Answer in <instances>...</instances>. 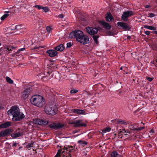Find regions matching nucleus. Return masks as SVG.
<instances>
[{
    "label": "nucleus",
    "mask_w": 157,
    "mask_h": 157,
    "mask_svg": "<svg viewBox=\"0 0 157 157\" xmlns=\"http://www.w3.org/2000/svg\"><path fill=\"white\" fill-rule=\"evenodd\" d=\"M69 37L71 38H75L76 40L83 44L89 43L88 37L84 35L83 32L79 30H75L69 34Z\"/></svg>",
    "instance_id": "nucleus-1"
},
{
    "label": "nucleus",
    "mask_w": 157,
    "mask_h": 157,
    "mask_svg": "<svg viewBox=\"0 0 157 157\" xmlns=\"http://www.w3.org/2000/svg\"><path fill=\"white\" fill-rule=\"evenodd\" d=\"M9 115L13 116L12 120L13 121H18L24 118L25 116L20 112L19 108L16 106H13L8 111Z\"/></svg>",
    "instance_id": "nucleus-2"
},
{
    "label": "nucleus",
    "mask_w": 157,
    "mask_h": 157,
    "mask_svg": "<svg viewBox=\"0 0 157 157\" xmlns=\"http://www.w3.org/2000/svg\"><path fill=\"white\" fill-rule=\"evenodd\" d=\"M30 100L32 104L40 108L43 107L45 103L43 97L38 95L33 96Z\"/></svg>",
    "instance_id": "nucleus-3"
},
{
    "label": "nucleus",
    "mask_w": 157,
    "mask_h": 157,
    "mask_svg": "<svg viewBox=\"0 0 157 157\" xmlns=\"http://www.w3.org/2000/svg\"><path fill=\"white\" fill-rule=\"evenodd\" d=\"M59 149L55 157H71V153L74 151V147L72 146H68L63 150Z\"/></svg>",
    "instance_id": "nucleus-4"
},
{
    "label": "nucleus",
    "mask_w": 157,
    "mask_h": 157,
    "mask_svg": "<svg viewBox=\"0 0 157 157\" xmlns=\"http://www.w3.org/2000/svg\"><path fill=\"white\" fill-rule=\"evenodd\" d=\"M44 110L47 114L54 116L56 114L57 109L53 105H47L45 107Z\"/></svg>",
    "instance_id": "nucleus-5"
},
{
    "label": "nucleus",
    "mask_w": 157,
    "mask_h": 157,
    "mask_svg": "<svg viewBox=\"0 0 157 157\" xmlns=\"http://www.w3.org/2000/svg\"><path fill=\"white\" fill-rule=\"evenodd\" d=\"M34 123L40 125H46L48 124V121L45 120L36 118L33 120Z\"/></svg>",
    "instance_id": "nucleus-6"
},
{
    "label": "nucleus",
    "mask_w": 157,
    "mask_h": 157,
    "mask_svg": "<svg viewBox=\"0 0 157 157\" xmlns=\"http://www.w3.org/2000/svg\"><path fill=\"white\" fill-rule=\"evenodd\" d=\"M134 12L131 10H128L127 11L124 12L122 17V19L124 21H126L128 20V18L129 17L133 15Z\"/></svg>",
    "instance_id": "nucleus-7"
},
{
    "label": "nucleus",
    "mask_w": 157,
    "mask_h": 157,
    "mask_svg": "<svg viewBox=\"0 0 157 157\" xmlns=\"http://www.w3.org/2000/svg\"><path fill=\"white\" fill-rule=\"evenodd\" d=\"M64 126V124L62 123H56L54 122L52 123L49 125L50 128L56 129H60L63 127Z\"/></svg>",
    "instance_id": "nucleus-8"
},
{
    "label": "nucleus",
    "mask_w": 157,
    "mask_h": 157,
    "mask_svg": "<svg viewBox=\"0 0 157 157\" xmlns=\"http://www.w3.org/2000/svg\"><path fill=\"white\" fill-rule=\"evenodd\" d=\"M86 30L87 33L90 35L96 34L98 32L97 28L92 27H87L86 28Z\"/></svg>",
    "instance_id": "nucleus-9"
},
{
    "label": "nucleus",
    "mask_w": 157,
    "mask_h": 157,
    "mask_svg": "<svg viewBox=\"0 0 157 157\" xmlns=\"http://www.w3.org/2000/svg\"><path fill=\"white\" fill-rule=\"evenodd\" d=\"M98 22L101 26L107 29H110L111 27V25L104 20H99Z\"/></svg>",
    "instance_id": "nucleus-10"
},
{
    "label": "nucleus",
    "mask_w": 157,
    "mask_h": 157,
    "mask_svg": "<svg viewBox=\"0 0 157 157\" xmlns=\"http://www.w3.org/2000/svg\"><path fill=\"white\" fill-rule=\"evenodd\" d=\"M70 124H74V126L75 127L86 126V124L81 123V121L78 120L71 122H70Z\"/></svg>",
    "instance_id": "nucleus-11"
},
{
    "label": "nucleus",
    "mask_w": 157,
    "mask_h": 157,
    "mask_svg": "<svg viewBox=\"0 0 157 157\" xmlns=\"http://www.w3.org/2000/svg\"><path fill=\"white\" fill-rule=\"evenodd\" d=\"M117 24L118 26L122 27L124 29L129 30L130 29L129 26L125 23L119 21L117 22Z\"/></svg>",
    "instance_id": "nucleus-12"
},
{
    "label": "nucleus",
    "mask_w": 157,
    "mask_h": 157,
    "mask_svg": "<svg viewBox=\"0 0 157 157\" xmlns=\"http://www.w3.org/2000/svg\"><path fill=\"white\" fill-rule=\"evenodd\" d=\"M46 52L48 55L51 57H53L56 56L58 54L56 50L53 49L47 50Z\"/></svg>",
    "instance_id": "nucleus-13"
},
{
    "label": "nucleus",
    "mask_w": 157,
    "mask_h": 157,
    "mask_svg": "<svg viewBox=\"0 0 157 157\" xmlns=\"http://www.w3.org/2000/svg\"><path fill=\"white\" fill-rule=\"evenodd\" d=\"M21 26L20 25H16L15 27L13 28L11 27H9L8 28V30L9 31H10L9 33L10 34H12L14 32H11V31L13 30H19L21 29Z\"/></svg>",
    "instance_id": "nucleus-14"
},
{
    "label": "nucleus",
    "mask_w": 157,
    "mask_h": 157,
    "mask_svg": "<svg viewBox=\"0 0 157 157\" xmlns=\"http://www.w3.org/2000/svg\"><path fill=\"white\" fill-rule=\"evenodd\" d=\"M11 132V130L10 129H6L2 131L0 133V137H2L6 136L9 135Z\"/></svg>",
    "instance_id": "nucleus-15"
},
{
    "label": "nucleus",
    "mask_w": 157,
    "mask_h": 157,
    "mask_svg": "<svg viewBox=\"0 0 157 157\" xmlns=\"http://www.w3.org/2000/svg\"><path fill=\"white\" fill-rule=\"evenodd\" d=\"M72 111L73 113L76 114L85 115L86 114L85 111L83 110L79 109H72Z\"/></svg>",
    "instance_id": "nucleus-16"
},
{
    "label": "nucleus",
    "mask_w": 157,
    "mask_h": 157,
    "mask_svg": "<svg viewBox=\"0 0 157 157\" xmlns=\"http://www.w3.org/2000/svg\"><path fill=\"white\" fill-rule=\"evenodd\" d=\"M129 128L131 130H141L144 128V127H137L133 125H131L129 126Z\"/></svg>",
    "instance_id": "nucleus-17"
},
{
    "label": "nucleus",
    "mask_w": 157,
    "mask_h": 157,
    "mask_svg": "<svg viewBox=\"0 0 157 157\" xmlns=\"http://www.w3.org/2000/svg\"><path fill=\"white\" fill-rule=\"evenodd\" d=\"M30 92V89H26L23 92L22 96V97L24 99L27 98L28 97Z\"/></svg>",
    "instance_id": "nucleus-18"
},
{
    "label": "nucleus",
    "mask_w": 157,
    "mask_h": 157,
    "mask_svg": "<svg viewBox=\"0 0 157 157\" xmlns=\"http://www.w3.org/2000/svg\"><path fill=\"white\" fill-rule=\"evenodd\" d=\"M11 122L10 121L5 122L0 125V128H8L11 125Z\"/></svg>",
    "instance_id": "nucleus-19"
},
{
    "label": "nucleus",
    "mask_w": 157,
    "mask_h": 157,
    "mask_svg": "<svg viewBox=\"0 0 157 157\" xmlns=\"http://www.w3.org/2000/svg\"><path fill=\"white\" fill-rule=\"evenodd\" d=\"M106 20L108 21H112L113 20V17L110 12H108L106 15Z\"/></svg>",
    "instance_id": "nucleus-20"
},
{
    "label": "nucleus",
    "mask_w": 157,
    "mask_h": 157,
    "mask_svg": "<svg viewBox=\"0 0 157 157\" xmlns=\"http://www.w3.org/2000/svg\"><path fill=\"white\" fill-rule=\"evenodd\" d=\"M33 7H35L39 10H49V8L48 6L44 7L43 6L41 5H35L33 6Z\"/></svg>",
    "instance_id": "nucleus-21"
},
{
    "label": "nucleus",
    "mask_w": 157,
    "mask_h": 157,
    "mask_svg": "<svg viewBox=\"0 0 157 157\" xmlns=\"http://www.w3.org/2000/svg\"><path fill=\"white\" fill-rule=\"evenodd\" d=\"M54 49L56 51H62L64 49V47L63 44H61L56 47Z\"/></svg>",
    "instance_id": "nucleus-22"
},
{
    "label": "nucleus",
    "mask_w": 157,
    "mask_h": 157,
    "mask_svg": "<svg viewBox=\"0 0 157 157\" xmlns=\"http://www.w3.org/2000/svg\"><path fill=\"white\" fill-rule=\"evenodd\" d=\"M21 135V133L20 132H14L12 134L11 136L13 138L15 139L20 136Z\"/></svg>",
    "instance_id": "nucleus-23"
},
{
    "label": "nucleus",
    "mask_w": 157,
    "mask_h": 157,
    "mask_svg": "<svg viewBox=\"0 0 157 157\" xmlns=\"http://www.w3.org/2000/svg\"><path fill=\"white\" fill-rule=\"evenodd\" d=\"M10 10H8L5 12V13L1 17V20L2 21L4 20L9 15H10Z\"/></svg>",
    "instance_id": "nucleus-24"
},
{
    "label": "nucleus",
    "mask_w": 157,
    "mask_h": 157,
    "mask_svg": "<svg viewBox=\"0 0 157 157\" xmlns=\"http://www.w3.org/2000/svg\"><path fill=\"white\" fill-rule=\"evenodd\" d=\"M115 121L118 124H122L124 125H126L127 124V122L125 121H122L117 119H116Z\"/></svg>",
    "instance_id": "nucleus-25"
},
{
    "label": "nucleus",
    "mask_w": 157,
    "mask_h": 157,
    "mask_svg": "<svg viewBox=\"0 0 157 157\" xmlns=\"http://www.w3.org/2000/svg\"><path fill=\"white\" fill-rule=\"evenodd\" d=\"M144 28L147 29H150L151 30H156V29L155 27L151 26H149L147 25H145L144 26Z\"/></svg>",
    "instance_id": "nucleus-26"
},
{
    "label": "nucleus",
    "mask_w": 157,
    "mask_h": 157,
    "mask_svg": "<svg viewBox=\"0 0 157 157\" xmlns=\"http://www.w3.org/2000/svg\"><path fill=\"white\" fill-rule=\"evenodd\" d=\"M111 157H121V156L117 152L114 151L112 153Z\"/></svg>",
    "instance_id": "nucleus-27"
},
{
    "label": "nucleus",
    "mask_w": 157,
    "mask_h": 157,
    "mask_svg": "<svg viewBox=\"0 0 157 157\" xmlns=\"http://www.w3.org/2000/svg\"><path fill=\"white\" fill-rule=\"evenodd\" d=\"M111 130V128L109 127H107L102 130V133H105L107 132H109Z\"/></svg>",
    "instance_id": "nucleus-28"
},
{
    "label": "nucleus",
    "mask_w": 157,
    "mask_h": 157,
    "mask_svg": "<svg viewBox=\"0 0 157 157\" xmlns=\"http://www.w3.org/2000/svg\"><path fill=\"white\" fill-rule=\"evenodd\" d=\"M12 48L8 45L6 46L4 48L5 50L7 52L11 51L12 50Z\"/></svg>",
    "instance_id": "nucleus-29"
},
{
    "label": "nucleus",
    "mask_w": 157,
    "mask_h": 157,
    "mask_svg": "<svg viewBox=\"0 0 157 157\" xmlns=\"http://www.w3.org/2000/svg\"><path fill=\"white\" fill-rule=\"evenodd\" d=\"M7 82L10 84H12L13 83V82L9 77H6V78Z\"/></svg>",
    "instance_id": "nucleus-30"
},
{
    "label": "nucleus",
    "mask_w": 157,
    "mask_h": 157,
    "mask_svg": "<svg viewBox=\"0 0 157 157\" xmlns=\"http://www.w3.org/2000/svg\"><path fill=\"white\" fill-rule=\"evenodd\" d=\"M98 37L99 36H98L96 35L94 36H93L94 40L97 44H98Z\"/></svg>",
    "instance_id": "nucleus-31"
},
{
    "label": "nucleus",
    "mask_w": 157,
    "mask_h": 157,
    "mask_svg": "<svg viewBox=\"0 0 157 157\" xmlns=\"http://www.w3.org/2000/svg\"><path fill=\"white\" fill-rule=\"evenodd\" d=\"M78 143L81 145H86L87 144V143L84 140H79L78 141Z\"/></svg>",
    "instance_id": "nucleus-32"
},
{
    "label": "nucleus",
    "mask_w": 157,
    "mask_h": 157,
    "mask_svg": "<svg viewBox=\"0 0 157 157\" xmlns=\"http://www.w3.org/2000/svg\"><path fill=\"white\" fill-rule=\"evenodd\" d=\"M34 143L33 141H31V143H28L26 146L27 148H29L33 146V144Z\"/></svg>",
    "instance_id": "nucleus-33"
},
{
    "label": "nucleus",
    "mask_w": 157,
    "mask_h": 157,
    "mask_svg": "<svg viewBox=\"0 0 157 157\" xmlns=\"http://www.w3.org/2000/svg\"><path fill=\"white\" fill-rule=\"evenodd\" d=\"M121 133L122 134V135H127V133H129V132L128 131H126L125 129H122V131H121Z\"/></svg>",
    "instance_id": "nucleus-34"
},
{
    "label": "nucleus",
    "mask_w": 157,
    "mask_h": 157,
    "mask_svg": "<svg viewBox=\"0 0 157 157\" xmlns=\"http://www.w3.org/2000/svg\"><path fill=\"white\" fill-rule=\"evenodd\" d=\"M78 92V90L76 89L72 90L70 91V93L71 94H75Z\"/></svg>",
    "instance_id": "nucleus-35"
},
{
    "label": "nucleus",
    "mask_w": 157,
    "mask_h": 157,
    "mask_svg": "<svg viewBox=\"0 0 157 157\" xmlns=\"http://www.w3.org/2000/svg\"><path fill=\"white\" fill-rule=\"evenodd\" d=\"M46 29L47 32L48 33H49L51 31V29L50 27L47 26L46 27Z\"/></svg>",
    "instance_id": "nucleus-36"
},
{
    "label": "nucleus",
    "mask_w": 157,
    "mask_h": 157,
    "mask_svg": "<svg viewBox=\"0 0 157 157\" xmlns=\"http://www.w3.org/2000/svg\"><path fill=\"white\" fill-rule=\"evenodd\" d=\"M146 79L149 81V82H151L152 81V80L153 79V78H150L148 77H146Z\"/></svg>",
    "instance_id": "nucleus-37"
},
{
    "label": "nucleus",
    "mask_w": 157,
    "mask_h": 157,
    "mask_svg": "<svg viewBox=\"0 0 157 157\" xmlns=\"http://www.w3.org/2000/svg\"><path fill=\"white\" fill-rule=\"evenodd\" d=\"M155 16H156V15H155L153 13H151L149 14V16H148V17H154Z\"/></svg>",
    "instance_id": "nucleus-38"
},
{
    "label": "nucleus",
    "mask_w": 157,
    "mask_h": 157,
    "mask_svg": "<svg viewBox=\"0 0 157 157\" xmlns=\"http://www.w3.org/2000/svg\"><path fill=\"white\" fill-rule=\"evenodd\" d=\"M144 33L145 34L148 35L150 34V33H151V32L149 31H144Z\"/></svg>",
    "instance_id": "nucleus-39"
},
{
    "label": "nucleus",
    "mask_w": 157,
    "mask_h": 157,
    "mask_svg": "<svg viewBox=\"0 0 157 157\" xmlns=\"http://www.w3.org/2000/svg\"><path fill=\"white\" fill-rule=\"evenodd\" d=\"M36 20H37L39 23H42V20L41 19L38 18L37 17H36Z\"/></svg>",
    "instance_id": "nucleus-40"
},
{
    "label": "nucleus",
    "mask_w": 157,
    "mask_h": 157,
    "mask_svg": "<svg viewBox=\"0 0 157 157\" xmlns=\"http://www.w3.org/2000/svg\"><path fill=\"white\" fill-rule=\"evenodd\" d=\"M67 48H70L71 46V43H68L67 44Z\"/></svg>",
    "instance_id": "nucleus-41"
},
{
    "label": "nucleus",
    "mask_w": 157,
    "mask_h": 157,
    "mask_svg": "<svg viewBox=\"0 0 157 157\" xmlns=\"http://www.w3.org/2000/svg\"><path fill=\"white\" fill-rule=\"evenodd\" d=\"M58 17L59 18H62L64 16L62 14H60L58 16Z\"/></svg>",
    "instance_id": "nucleus-42"
},
{
    "label": "nucleus",
    "mask_w": 157,
    "mask_h": 157,
    "mask_svg": "<svg viewBox=\"0 0 157 157\" xmlns=\"http://www.w3.org/2000/svg\"><path fill=\"white\" fill-rule=\"evenodd\" d=\"M154 132H155L153 129H151L150 132V133L151 135H153L154 133Z\"/></svg>",
    "instance_id": "nucleus-43"
},
{
    "label": "nucleus",
    "mask_w": 157,
    "mask_h": 157,
    "mask_svg": "<svg viewBox=\"0 0 157 157\" xmlns=\"http://www.w3.org/2000/svg\"><path fill=\"white\" fill-rule=\"evenodd\" d=\"M40 48V46H37L36 47H34L33 48H32V50H35V49H37L39 48Z\"/></svg>",
    "instance_id": "nucleus-44"
},
{
    "label": "nucleus",
    "mask_w": 157,
    "mask_h": 157,
    "mask_svg": "<svg viewBox=\"0 0 157 157\" xmlns=\"http://www.w3.org/2000/svg\"><path fill=\"white\" fill-rule=\"evenodd\" d=\"M17 144V143L16 142H13L12 146L13 147H16Z\"/></svg>",
    "instance_id": "nucleus-45"
},
{
    "label": "nucleus",
    "mask_w": 157,
    "mask_h": 157,
    "mask_svg": "<svg viewBox=\"0 0 157 157\" xmlns=\"http://www.w3.org/2000/svg\"><path fill=\"white\" fill-rule=\"evenodd\" d=\"M25 49V48H21L19 49V51H23Z\"/></svg>",
    "instance_id": "nucleus-46"
},
{
    "label": "nucleus",
    "mask_w": 157,
    "mask_h": 157,
    "mask_svg": "<svg viewBox=\"0 0 157 157\" xmlns=\"http://www.w3.org/2000/svg\"><path fill=\"white\" fill-rule=\"evenodd\" d=\"M131 38V36H127V39L130 40Z\"/></svg>",
    "instance_id": "nucleus-47"
},
{
    "label": "nucleus",
    "mask_w": 157,
    "mask_h": 157,
    "mask_svg": "<svg viewBox=\"0 0 157 157\" xmlns=\"http://www.w3.org/2000/svg\"><path fill=\"white\" fill-rule=\"evenodd\" d=\"M150 6L149 5H147L146 6H145V8H149Z\"/></svg>",
    "instance_id": "nucleus-48"
},
{
    "label": "nucleus",
    "mask_w": 157,
    "mask_h": 157,
    "mask_svg": "<svg viewBox=\"0 0 157 157\" xmlns=\"http://www.w3.org/2000/svg\"><path fill=\"white\" fill-rule=\"evenodd\" d=\"M3 107H2L1 105H0V110L3 109Z\"/></svg>",
    "instance_id": "nucleus-49"
},
{
    "label": "nucleus",
    "mask_w": 157,
    "mask_h": 157,
    "mask_svg": "<svg viewBox=\"0 0 157 157\" xmlns=\"http://www.w3.org/2000/svg\"><path fill=\"white\" fill-rule=\"evenodd\" d=\"M154 33L157 35V31H154Z\"/></svg>",
    "instance_id": "nucleus-50"
},
{
    "label": "nucleus",
    "mask_w": 157,
    "mask_h": 157,
    "mask_svg": "<svg viewBox=\"0 0 157 157\" xmlns=\"http://www.w3.org/2000/svg\"><path fill=\"white\" fill-rule=\"evenodd\" d=\"M61 147V146H60L59 145H57V147L58 148L59 147Z\"/></svg>",
    "instance_id": "nucleus-51"
},
{
    "label": "nucleus",
    "mask_w": 157,
    "mask_h": 157,
    "mask_svg": "<svg viewBox=\"0 0 157 157\" xmlns=\"http://www.w3.org/2000/svg\"><path fill=\"white\" fill-rule=\"evenodd\" d=\"M48 10H44V12H45V13H46V12H48Z\"/></svg>",
    "instance_id": "nucleus-52"
},
{
    "label": "nucleus",
    "mask_w": 157,
    "mask_h": 157,
    "mask_svg": "<svg viewBox=\"0 0 157 157\" xmlns=\"http://www.w3.org/2000/svg\"><path fill=\"white\" fill-rule=\"evenodd\" d=\"M120 69H121V70H122V67H121L120 68Z\"/></svg>",
    "instance_id": "nucleus-53"
},
{
    "label": "nucleus",
    "mask_w": 157,
    "mask_h": 157,
    "mask_svg": "<svg viewBox=\"0 0 157 157\" xmlns=\"http://www.w3.org/2000/svg\"><path fill=\"white\" fill-rule=\"evenodd\" d=\"M156 62L157 63V59L156 60Z\"/></svg>",
    "instance_id": "nucleus-54"
},
{
    "label": "nucleus",
    "mask_w": 157,
    "mask_h": 157,
    "mask_svg": "<svg viewBox=\"0 0 157 157\" xmlns=\"http://www.w3.org/2000/svg\"><path fill=\"white\" fill-rule=\"evenodd\" d=\"M1 45V44L0 43V46Z\"/></svg>",
    "instance_id": "nucleus-55"
}]
</instances>
